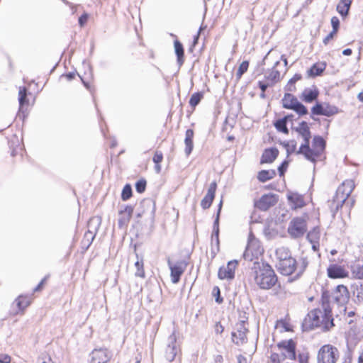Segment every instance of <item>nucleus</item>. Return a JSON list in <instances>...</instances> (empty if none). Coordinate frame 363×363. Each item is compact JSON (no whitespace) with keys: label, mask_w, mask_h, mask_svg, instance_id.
I'll list each match as a JSON object with an SVG mask.
<instances>
[{"label":"nucleus","mask_w":363,"mask_h":363,"mask_svg":"<svg viewBox=\"0 0 363 363\" xmlns=\"http://www.w3.org/2000/svg\"><path fill=\"white\" fill-rule=\"evenodd\" d=\"M254 279L262 289H269L277 281V277L270 265L262 262H255L252 267Z\"/></svg>","instance_id":"1"},{"label":"nucleus","mask_w":363,"mask_h":363,"mask_svg":"<svg viewBox=\"0 0 363 363\" xmlns=\"http://www.w3.org/2000/svg\"><path fill=\"white\" fill-rule=\"evenodd\" d=\"M325 146L324 140L319 136L314 137L312 147H309V141L306 144H302L297 151V154H302L306 159L315 162L323 153Z\"/></svg>","instance_id":"2"},{"label":"nucleus","mask_w":363,"mask_h":363,"mask_svg":"<svg viewBox=\"0 0 363 363\" xmlns=\"http://www.w3.org/2000/svg\"><path fill=\"white\" fill-rule=\"evenodd\" d=\"M323 308L324 311L320 309H314L308 314V320L312 327L326 325L330 320L332 308H330L324 301L323 303Z\"/></svg>","instance_id":"3"},{"label":"nucleus","mask_w":363,"mask_h":363,"mask_svg":"<svg viewBox=\"0 0 363 363\" xmlns=\"http://www.w3.org/2000/svg\"><path fill=\"white\" fill-rule=\"evenodd\" d=\"M340 357L337 348L332 345L322 346L317 354V363H335Z\"/></svg>","instance_id":"4"},{"label":"nucleus","mask_w":363,"mask_h":363,"mask_svg":"<svg viewBox=\"0 0 363 363\" xmlns=\"http://www.w3.org/2000/svg\"><path fill=\"white\" fill-rule=\"evenodd\" d=\"M350 293L347 288L344 285H339L336 287L332 296V304L333 308L335 305L343 308V311L346 312L345 304L349 301Z\"/></svg>","instance_id":"5"},{"label":"nucleus","mask_w":363,"mask_h":363,"mask_svg":"<svg viewBox=\"0 0 363 363\" xmlns=\"http://www.w3.org/2000/svg\"><path fill=\"white\" fill-rule=\"evenodd\" d=\"M263 248L259 242L252 235H250L248 243L243 257L246 259L252 261L253 258H258L263 253Z\"/></svg>","instance_id":"6"},{"label":"nucleus","mask_w":363,"mask_h":363,"mask_svg":"<svg viewBox=\"0 0 363 363\" xmlns=\"http://www.w3.org/2000/svg\"><path fill=\"white\" fill-rule=\"evenodd\" d=\"M307 230L306 223L302 218H294L289 224L287 232L292 238L303 236Z\"/></svg>","instance_id":"7"},{"label":"nucleus","mask_w":363,"mask_h":363,"mask_svg":"<svg viewBox=\"0 0 363 363\" xmlns=\"http://www.w3.org/2000/svg\"><path fill=\"white\" fill-rule=\"evenodd\" d=\"M281 359L293 361L296 358V344L292 340H284L278 344Z\"/></svg>","instance_id":"8"},{"label":"nucleus","mask_w":363,"mask_h":363,"mask_svg":"<svg viewBox=\"0 0 363 363\" xmlns=\"http://www.w3.org/2000/svg\"><path fill=\"white\" fill-rule=\"evenodd\" d=\"M167 264L170 269L171 280L173 284H177L181 279L182 275L186 270L188 263L184 260L177 262L172 264L170 259H168Z\"/></svg>","instance_id":"9"},{"label":"nucleus","mask_w":363,"mask_h":363,"mask_svg":"<svg viewBox=\"0 0 363 363\" xmlns=\"http://www.w3.org/2000/svg\"><path fill=\"white\" fill-rule=\"evenodd\" d=\"M28 91L25 86H21L18 91L19 108L16 117L24 121L27 116V106L29 103L28 99Z\"/></svg>","instance_id":"10"},{"label":"nucleus","mask_w":363,"mask_h":363,"mask_svg":"<svg viewBox=\"0 0 363 363\" xmlns=\"http://www.w3.org/2000/svg\"><path fill=\"white\" fill-rule=\"evenodd\" d=\"M180 351L179 347L177 344V336L174 331L167 340V345L165 350V358L169 362L174 360L175 357Z\"/></svg>","instance_id":"11"},{"label":"nucleus","mask_w":363,"mask_h":363,"mask_svg":"<svg viewBox=\"0 0 363 363\" xmlns=\"http://www.w3.org/2000/svg\"><path fill=\"white\" fill-rule=\"evenodd\" d=\"M90 357L89 363H107L111 358V353L106 348L94 349Z\"/></svg>","instance_id":"12"},{"label":"nucleus","mask_w":363,"mask_h":363,"mask_svg":"<svg viewBox=\"0 0 363 363\" xmlns=\"http://www.w3.org/2000/svg\"><path fill=\"white\" fill-rule=\"evenodd\" d=\"M134 208L131 205H125L122 206L119 210V218L118 220V225L119 228H123L127 226L133 213Z\"/></svg>","instance_id":"13"},{"label":"nucleus","mask_w":363,"mask_h":363,"mask_svg":"<svg viewBox=\"0 0 363 363\" xmlns=\"http://www.w3.org/2000/svg\"><path fill=\"white\" fill-rule=\"evenodd\" d=\"M277 267L278 271L285 276L293 274L296 267V261L294 258L279 261Z\"/></svg>","instance_id":"14"},{"label":"nucleus","mask_w":363,"mask_h":363,"mask_svg":"<svg viewBox=\"0 0 363 363\" xmlns=\"http://www.w3.org/2000/svg\"><path fill=\"white\" fill-rule=\"evenodd\" d=\"M277 202L276 195L268 194L263 195L255 203L257 208L262 211H267Z\"/></svg>","instance_id":"15"},{"label":"nucleus","mask_w":363,"mask_h":363,"mask_svg":"<svg viewBox=\"0 0 363 363\" xmlns=\"http://www.w3.org/2000/svg\"><path fill=\"white\" fill-rule=\"evenodd\" d=\"M247 329L245 326V320H242L237 325L236 331L232 333V340L237 345L243 344L246 340Z\"/></svg>","instance_id":"16"},{"label":"nucleus","mask_w":363,"mask_h":363,"mask_svg":"<svg viewBox=\"0 0 363 363\" xmlns=\"http://www.w3.org/2000/svg\"><path fill=\"white\" fill-rule=\"evenodd\" d=\"M328 276L331 279H341L348 277V272L343 266L331 264L327 269Z\"/></svg>","instance_id":"17"},{"label":"nucleus","mask_w":363,"mask_h":363,"mask_svg":"<svg viewBox=\"0 0 363 363\" xmlns=\"http://www.w3.org/2000/svg\"><path fill=\"white\" fill-rule=\"evenodd\" d=\"M217 188V184L216 182L211 183L207 193L201 201V206L203 210L208 209L211 207L213 201L215 198V194Z\"/></svg>","instance_id":"18"},{"label":"nucleus","mask_w":363,"mask_h":363,"mask_svg":"<svg viewBox=\"0 0 363 363\" xmlns=\"http://www.w3.org/2000/svg\"><path fill=\"white\" fill-rule=\"evenodd\" d=\"M33 301V294L30 295H19L13 301V306H16L18 308L16 313L21 312L23 313L26 308H28Z\"/></svg>","instance_id":"19"},{"label":"nucleus","mask_w":363,"mask_h":363,"mask_svg":"<svg viewBox=\"0 0 363 363\" xmlns=\"http://www.w3.org/2000/svg\"><path fill=\"white\" fill-rule=\"evenodd\" d=\"M354 188V183L352 180L345 181L342 186L337 189V194H342V201H344L352 193Z\"/></svg>","instance_id":"20"},{"label":"nucleus","mask_w":363,"mask_h":363,"mask_svg":"<svg viewBox=\"0 0 363 363\" xmlns=\"http://www.w3.org/2000/svg\"><path fill=\"white\" fill-rule=\"evenodd\" d=\"M174 52L177 56V62L179 67H182L184 62V49L182 43L175 40L174 41Z\"/></svg>","instance_id":"21"},{"label":"nucleus","mask_w":363,"mask_h":363,"mask_svg":"<svg viewBox=\"0 0 363 363\" xmlns=\"http://www.w3.org/2000/svg\"><path fill=\"white\" fill-rule=\"evenodd\" d=\"M140 207L145 214H149L152 218L155 214V202L151 199H145L140 202Z\"/></svg>","instance_id":"22"},{"label":"nucleus","mask_w":363,"mask_h":363,"mask_svg":"<svg viewBox=\"0 0 363 363\" xmlns=\"http://www.w3.org/2000/svg\"><path fill=\"white\" fill-rule=\"evenodd\" d=\"M194 130L192 129H187L185 133V139H184V143H185V154L186 156H189L194 148V143H193V138H194Z\"/></svg>","instance_id":"23"},{"label":"nucleus","mask_w":363,"mask_h":363,"mask_svg":"<svg viewBox=\"0 0 363 363\" xmlns=\"http://www.w3.org/2000/svg\"><path fill=\"white\" fill-rule=\"evenodd\" d=\"M279 150L272 147L264 150L262 156V163H272L278 156Z\"/></svg>","instance_id":"24"},{"label":"nucleus","mask_w":363,"mask_h":363,"mask_svg":"<svg viewBox=\"0 0 363 363\" xmlns=\"http://www.w3.org/2000/svg\"><path fill=\"white\" fill-rule=\"evenodd\" d=\"M288 199L291 203V206L294 209L301 208L304 206L303 197L297 194H291L288 196Z\"/></svg>","instance_id":"25"},{"label":"nucleus","mask_w":363,"mask_h":363,"mask_svg":"<svg viewBox=\"0 0 363 363\" xmlns=\"http://www.w3.org/2000/svg\"><path fill=\"white\" fill-rule=\"evenodd\" d=\"M276 256L278 259V262L293 258L289 249L284 246L279 247L277 249Z\"/></svg>","instance_id":"26"},{"label":"nucleus","mask_w":363,"mask_h":363,"mask_svg":"<svg viewBox=\"0 0 363 363\" xmlns=\"http://www.w3.org/2000/svg\"><path fill=\"white\" fill-rule=\"evenodd\" d=\"M298 135L304 141L303 144L308 143L311 138V133L306 123H303L302 125L297 130Z\"/></svg>","instance_id":"27"},{"label":"nucleus","mask_w":363,"mask_h":363,"mask_svg":"<svg viewBox=\"0 0 363 363\" xmlns=\"http://www.w3.org/2000/svg\"><path fill=\"white\" fill-rule=\"evenodd\" d=\"M325 63H316L308 71V75L313 77L320 75L325 70Z\"/></svg>","instance_id":"28"},{"label":"nucleus","mask_w":363,"mask_h":363,"mask_svg":"<svg viewBox=\"0 0 363 363\" xmlns=\"http://www.w3.org/2000/svg\"><path fill=\"white\" fill-rule=\"evenodd\" d=\"M276 175V172L273 169L270 170H262L257 174V179L262 182H264L267 180H269L274 178Z\"/></svg>","instance_id":"29"},{"label":"nucleus","mask_w":363,"mask_h":363,"mask_svg":"<svg viewBox=\"0 0 363 363\" xmlns=\"http://www.w3.org/2000/svg\"><path fill=\"white\" fill-rule=\"evenodd\" d=\"M318 95V92L316 89H306L302 93L303 99L307 103L312 102Z\"/></svg>","instance_id":"30"},{"label":"nucleus","mask_w":363,"mask_h":363,"mask_svg":"<svg viewBox=\"0 0 363 363\" xmlns=\"http://www.w3.org/2000/svg\"><path fill=\"white\" fill-rule=\"evenodd\" d=\"M351 1L350 0H341L337 6V12L342 16H346L348 13Z\"/></svg>","instance_id":"31"},{"label":"nucleus","mask_w":363,"mask_h":363,"mask_svg":"<svg viewBox=\"0 0 363 363\" xmlns=\"http://www.w3.org/2000/svg\"><path fill=\"white\" fill-rule=\"evenodd\" d=\"M219 232L212 233L211 235V252L216 255L219 252Z\"/></svg>","instance_id":"32"},{"label":"nucleus","mask_w":363,"mask_h":363,"mask_svg":"<svg viewBox=\"0 0 363 363\" xmlns=\"http://www.w3.org/2000/svg\"><path fill=\"white\" fill-rule=\"evenodd\" d=\"M297 99L290 94H286L283 99V106L286 108L291 109V106L296 105L295 103H298Z\"/></svg>","instance_id":"33"},{"label":"nucleus","mask_w":363,"mask_h":363,"mask_svg":"<svg viewBox=\"0 0 363 363\" xmlns=\"http://www.w3.org/2000/svg\"><path fill=\"white\" fill-rule=\"evenodd\" d=\"M352 274L356 279H363V262L352 266Z\"/></svg>","instance_id":"34"},{"label":"nucleus","mask_w":363,"mask_h":363,"mask_svg":"<svg viewBox=\"0 0 363 363\" xmlns=\"http://www.w3.org/2000/svg\"><path fill=\"white\" fill-rule=\"evenodd\" d=\"M203 98V94L201 91H197L194 93L189 99V105L192 108H195Z\"/></svg>","instance_id":"35"},{"label":"nucleus","mask_w":363,"mask_h":363,"mask_svg":"<svg viewBox=\"0 0 363 363\" xmlns=\"http://www.w3.org/2000/svg\"><path fill=\"white\" fill-rule=\"evenodd\" d=\"M133 196L132 186L130 184H126L123 186L121 192V199L123 201H126L130 199Z\"/></svg>","instance_id":"36"},{"label":"nucleus","mask_w":363,"mask_h":363,"mask_svg":"<svg viewBox=\"0 0 363 363\" xmlns=\"http://www.w3.org/2000/svg\"><path fill=\"white\" fill-rule=\"evenodd\" d=\"M94 238L95 233H94L92 231L89 230L85 233L84 239L82 240V244L86 246V249L89 247Z\"/></svg>","instance_id":"37"},{"label":"nucleus","mask_w":363,"mask_h":363,"mask_svg":"<svg viewBox=\"0 0 363 363\" xmlns=\"http://www.w3.org/2000/svg\"><path fill=\"white\" fill-rule=\"evenodd\" d=\"M222 204H223V201L221 200L218 206V210H217L216 218H215L213 225V232L212 233L219 232V220H220V211H221Z\"/></svg>","instance_id":"38"},{"label":"nucleus","mask_w":363,"mask_h":363,"mask_svg":"<svg viewBox=\"0 0 363 363\" xmlns=\"http://www.w3.org/2000/svg\"><path fill=\"white\" fill-rule=\"evenodd\" d=\"M320 238V231L318 228H315L313 230L310 231L308 233V238L309 241L312 243H313V247L315 249V245L314 243L318 242V240Z\"/></svg>","instance_id":"39"},{"label":"nucleus","mask_w":363,"mask_h":363,"mask_svg":"<svg viewBox=\"0 0 363 363\" xmlns=\"http://www.w3.org/2000/svg\"><path fill=\"white\" fill-rule=\"evenodd\" d=\"M267 79L273 85L280 80V73L279 71L272 69L269 74L267 76Z\"/></svg>","instance_id":"40"},{"label":"nucleus","mask_w":363,"mask_h":363,"mask_svg":"<svg viewBox=\"0 0 363 363\" xmlns=\"http://www.w3.org/2000/svg\"><path fill=\"white\" fill-rule=\"evenodd\" d=\"M249 67L248 61H243L238 68L236 72L237 79H240L242 75L247 70Z\"/></svg>","instance_id":"41"},{"label":"nucleus","mask_w":363,"mask_h":363,"mask_svg":"<svg viewBox=\"0 0 363 363\" xmlns=\"http://www.w3.org/2000/svg\"><path fill=\"white\" fill-rule=\"evenodd\" d=\"M135 266L137 269V271L135 272V276L144 278L145 277V272H144V269H143V259H141L140 260L138 259L135 263Z\"/></svg>","instance_id":"42"},{"label":"nucleus","mask_w":363,"mask_h":363,"mask_svg":"<svg viewBox=\"0 0 363 363\" xmlns=\"http://www.w3.org/2000/svg\"><path fill=\"white\" fill-rule=\"evenodd\" d=\"M238 264V259L228 261V279H231L234 278V277H235L234 272H235V269H236Z\"/></svg>","instance_id":"43"},{"label":"nucleus","mask_w":363,"mask_h":363,"mask_svg":"<svg viewBox=\"0 0 363 363\" xmlns=\"http://www.w3.org/2000/svg\"><path fill=\"white\" fill-rule=\"evenodd\" d=\"M135 186L136 191L139 194H142L146 189L147 181L142 178L136 182Z\"/></svg>","instance_id":"44"},{"label":"nucleus","mask_w":363,"mask_h":363,"mask_svg":"<svg viewBox=\"0 0 363 363\" xmlns=\"http://www.w3.org/2000/svg\"><path fill=\"white\" fill-rule=\"evenodd\" d=\"M211 294L212 296L215 298V301L217 303L220 304L223 302V298L221 296L220 290L218 286H215L213 288Z\"/></svg>","instance_id":"45"},{"label":"nucleus","mask_w":363,"mask_h":363,"mask_svg":"<svg viewBox=\"0 0 363 363\" xmlns=\"http://www.w3.org/2000/svg\"><path fill=\"white\" fill-rule=\"evenodd\" d=\"M296 105L293 106H290L291 109L294 110L297 113L300 115H305L308 113L306 108L301 103H295Z\"/></svg>","instance_id":"46"},{"label":"nucleus","mask_w":363,"mask_h":363,"mask_svg":"<svg viewBox=\"0 0 363 363\" xmlns=\"http://www.w3.org/2000/svg\"><path fill=\"white\" fill-rule=\"evenodd\" d=\"M323 111L327 113H323V116H330L336 113L335 107L328 106V104H323Z\"/></svg>","instance_id":"47"},{"label":"nucleus","mask_w":363,"mask_h":363,"mask_svg":"<svg viewBox=\"0 0 363 363\" xmlns=\"http://www.w3.org/2000/svg\"><path fill=\"white\" fill-rule=\"evenodd\" d=\"M275 126L277 128V130L282 131L285 133H288V129L286 126V121L285 120H279L275 123Z\"/></svg>","instance_id":"48"},{"label":"nucleus","mask_w":363,"mask_h":363,"mask_svg":"<svg viewBox=\"0 0 363 363\" xmlns=\"http://www.w3.org/2000/svg\"><path fill=\"white\" fill-rule=\"evenodd\" d=\"M89 19V14L86 12L82 13L78 19V23L80 27H83L87 22Z\"/></svg>","instance_id":"49"},{"label":"nucleus","mask_w":363,"mask_h":363,"mask_svg":"<svg viewBox=\"0 0 363 363\" xmlns=\"http://www.w3.org/2000/svg\"><path fill=\"white\" fill-rule=\"evenodd\" d=\"M163 160V154L160 151H156L153 158L152 161L155 164H160Z\"/></svg>","instance_id":"50"},{"label":"nucleus","mask_w":363,"mask_h":363,"mask_svg":"<svg viewBox=\"0 0 363 363\" xmlns=\"http://www.w3.org/2000/svg\"><path fill=\"white\" fill-rule=\"evenodd\" d=\"M296 143L294 140H291L286 145V149L288 154L294 152L296 150Z\"/></svg>","instance_id":"51"},{"label":"nucleus","mask_w":363,"mask_h":363,"mask_svg":"<svg viewBox=\"0 0 363 363\" xmlns=\"http://www.w3.org/2000/svg\"><path fill=\"white\" fill-rule=\"evenodd\" d=\"M218 277L220 279H227V267H220L218 272Z\"/></svg>","instance_id":"52"},{"label":"nucleus","mask_w":363,"mask_h":363,"mask_svg":"<svg viewBox=\"0 0 363 363\" xmlns=\"http://www.w3.org/2000/svg\"><path fill=\"white\" fill-rule=\"evenodd\" d=\"M333 33H336L339 27L340 21L338 18L334 16L331 18Z\"/></svg>","instance_id":"53"},{"label":"nucleus","mask_w":363,"mask_h":363,"mask_svg":"<svg viewBox=\"0 0 363 363\" xmlns=\"http://www.w3.org/2000/svg\"><path fill=\"white\" fill-rule=\"evenodd\" d=\"M323 104H317L312 108V112L314 114L317 115H323V113H326L325 112L323 111Z\"/></svg>","instance_id":"54"},{"label":"nucleus","mask_w":363,"mask_h":363,"mask_svg":"<svg viewBox=\"0 0 363 363\" xmlns=\"http://www.w3.org/2000/svg\"><path fill=\"white\" fill-rule=\"evenodd\" d=\"M48 277V276L45 277L40 281V283L33 289V292L34 293L40 291H41L43 289V285H44L45 282L46 281V279H47Z\"/></svg>","instance_id":"55"},{"label":"nucleus","mask_w":363,"mask_h":363,"mask_svg":"<svg viewBox=\"0 0 363 363\" xmlns=\"http://www.w3.org/2000/svg\"><path fill=\"white\" fill-rule=\"evenodd\" d=\"M11 357L6 354H0V363H10Z\"/></svg>","instance_id":"56"},{"label":"nucleus","mask_w":363,"mask_h":363,"mask_svg":"<svg viewBox=\"0 0 363 363\" xmlns=\"http://www.w3.org/2000/svg\"><path fill=\"white\" fill-rule=\"evenodd\" d=\"M276 328L277 329H280L281 330L283 329L285 331L289 330V329L288 328L286 324L284 322H283V321H278L277 323V324H276Z\"/></svg>","instance_id":"57"},{"label":"nucleus","mask_w":363,"mask_h":363,"mask_svg":"<svg viewBox=\"0 0 363 363\" xmlns=\"http://www.w3.org/2000/svg\"><path fill=\"white\" fill-rule=\"evenodd\" d=\"M224 326L220 322H217L215 325V332L217 334H221L224 331Z\"/></svg>","instance_id":"58"},{"label":"nucleus","mask_w":363,"mask_h":363,"mask_svg":"<svg viewBox=\"0 0 363 363\" xmlns=\"http://www.w3.org/2000/svg\"><path fill=\"white\" fill-rule=\"evenodd\" d=\"M336 33H333V30L330 32L323 40V43L325 45H327L328 42L333 38L334 35Z\"/></svg>","instance_id":"59"},{"label":"nucleus","mask_w":363,"mask_h":363,"mask_svg":"<svg viewBox=\"0 0 363 363\" xmlns=\"http://www.w3.org/2000/svg\"><path fill=\"white\" fill-rule=\"evenodd\" d=\"M75 75H76L75 72H68V73H67L65 74L62 75V77H65L68 81H71V80L74 79Z\"/></svg>","instance_id":"60"},{"label":"nucleus","mask_w":363,"mask_h":363,"mask_svg":"<svg viewBox=\"0 0 363 363\" xmlns=\"http://www.w3.org/2000/svg\"><path fill=\"white\" fill-rule=\"evenodd\" d=\"M272 84L271 83H267V84H265V83H263L262 82H259V88L261 89L262 91V92H264L266 89L269 86H272Z\"/></svg>","instance_id":"61"},{"label":"nucleus","mask_w":363,"mask_h":363,"mask_svg":"<svg viewBox=\"0 0 363 363\" xmlns=\"http://www.w3.org/2000/svg\"><path fill=\"white\" fill-rule=\"evenodd\" d=\"M287 166H288V162H284L282 163V164L280 167H279V171L280 172V175H283L284 174V172L287 168Z\"/></svg>","instance_id":"62"},{"label":"nucleus","mask_w":363,"mask_h":363,"mask_svg":"<svg viewBox=\"0 0 363 363\" xmlns=\"http://www.w3.org/2000/svg\"><path fill=\"white\" fill-rule=\"evenodd\" d=\"M238 363H247V359L246 357H243L242 355H238Z\"/></svg>","instance_id":"63"},{"label":"nucleus","mask_w":363,"mask_h":363,"mask_svg":"<svg viewBox=\"0 0 363 363\" xmlns=\"http://www.w3.org/2000/svg\"><path fill=\"white\" fill-rule=\"evenodd\" d=\"M214 362H215V363H223V356L220 354H218V355L215 356Z\"/></svg>","instance_id":"64"}]
</instances>
